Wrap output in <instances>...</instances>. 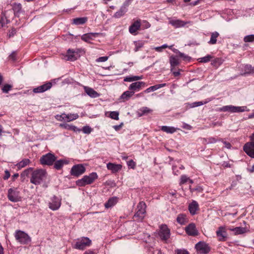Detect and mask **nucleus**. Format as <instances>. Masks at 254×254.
Returning a JSON list of instances; mask_svg holds the SVG:
<instances>
[{
    "instance_id": "obj_1",
    "label": "nucleus",
    "mask_w": 254,
    "mask_h": 254,
    "mask_svg": "<svg viewBox=\"0 0 254 254\" xmlns=\"http://www.w3.org/2000/svg\"><path fill=\"white\" fill-rule=\"evenodd\" d=\"M47 176V173L45 170L37 169L33 171L30 182L35 185H39L46 180Z\"/></svg>"
},
{
    "instance_id": "obj_2",
    "label": "nucleus",
    "mask_w": 254,
    "mask_h": 254,
    "mask_svg": "<svg viewBox=\"0 0 254 254\" xmlns=\"http://www.w3.org/2000/svg\"><path fill=\"white\" fill-rule=\"evenodd\" d=\"M98 178L96 173L92 172L88 175L84 176L81 179L76 182V184L79 187H84L92 184Z\"/></svg>"
},
{
    "instance_id": "obj_3",
    "label": "nucleus",
    "mask_w": 254,
    "mask_h": 254,
    "mask_svg": "<svg viewBox=\"0 0 254 254\" xmlns=\"http://www.w3.org/2000/svg\"><path fill=\"white\" fill-rule=\"evenodd\" d=\"M219 112H228L230 113L249 112L250 109L247 106H234L233 105L224 106L217 110Z\"/></svg>"
},
{
    "instance_id": "obj_4",
    "label": "nucleus",
    "mask_w": 254,
    "mask_h": 254,
    "mask_svg": "<svg viewBox=\"0 0 254 254\" xmlns=\"http://www.w3.org/2000/svg\"><path fill=\"white\" fill-rule=\"evenodd\" d=\"M14 237L17 242L22 245H27L31 241L28 234L21 230H16L14 233Z\"/></svg>"
},
{
    "instance_id": "obj_5",
    "label": "nucleus",
    "mask_w": 254,
    "mask_h": 254,
    "mask_svg": "<svg viewBox=\"0 0 254 254\" xmlns=\"http://www.w3.org/2000/svg\"><path fill=\"white\" fill-rule=\"evenodd\" d=\"M91 244V241L87 237H82L78 239L75 244L74 246V248L83 250L86 247H89Z\"/></svg>"
},
{
    "instance_id": "obj_6",
    "label": "nucleus",
    "mask_w": 254,
    "mask_h": 254,
    "mask_svg": "<svg viewBox=\"0 0 254 254\" xmlns=\"http://www.w3.org/2000/svg\"><path fill=\"white\" fill-rule=\"evenodd\" d=\"M57 157L52 153H48L43 155L40 159V163L43 165L51 166L55 162Z\"/></svg>"
},
{
    "instance_id": "obj_7",
    "label": "nucleus",
    "mask_w": 254,
    "mask_h": 254,
    "mask_svg": "<svg viewBox=\"0 0 254 254\" xmlns=\"http://www.w3.org/2000/svg\"><path fill=\"white\" fill-rule=\"evenodd\" d=\"M146 204L143 201H140L137 206V212L134 215L138 221H142L146 213Z\"/></svg>"
},
{
    "instance_id": "obj_8",
    "label": "nucleus",
    "mask_w": 254,
    "mask_h": 254,
    "mask_svg": "<svg viewBox=\"0 0 254 254\" xmlns=\"http://www.w3.org/2000/svg\"><path fill=\"white\" fill-rule=\"evenodd\" d=\"M61 205V198L54 195L50 198L49 202V207L50 209L55 211L58 210Z\"/></svg>"
},
{
    "instance_id": "obj_9",
    "label": "nucleus",
    "mask_w": 254,
    "mask_h": 254,
    "mask_svg": "<svg viewBox=\"0 0 254 254\" xmlns=\"http://www.w3.org/2000/svg\"><path fill=\"white\" fill-rule=\"evenodd\" d=\"M85 167L82 164L74 165L70 170V174L73 176L78 177L85 172Z\"/></svg>"
},
{
    "instance_id": "obj_10",
    "label": "nucleus",
    "mask_w": 254,
    "mask_h": 254,
    "mask_svg": "<svg viewBox=\"0 0 254 254\" xmlns=\"http://www.w3.org/2000/svg\"><path fill=\"white\" fill-rule=\"evenodd\" d=\"M197 252L200 254H207L210 251L208 245L204 242L197 243L195 246Z\"/></svg>"
},
{
    "instance_id": "obj_11",
    "label": "nucleus",
    "mask_w": 254,
    "mask_h": 254,
    "mask_svg": "<svg viewBox=\"0 0 254 254\" xmlns=\"http://www.w3.org/2000/svg\"><path fill=\"white\" fill-rule=\"evenodd\" d=\"M7 197L8 199L12 202H17L21 199L19 192L16 189H9L8 190Z\"/></svg>"
},
{
    "instance_id": "obj_12",
    "label": "nucleus",
    "mask_w": 254,
    "mask_h": 254,
    "mask_svg": "<svg viewBox=\"0 0 254 254\" xmlns=\"http://www.w3.org/2000/svg\"><path fill=\"white\" fill-rule=\"evenodd\" d=\"M168 19H169V23L175 28L184 27L187 24L191 23L190 21H185L181 19H173L171 18H168Z\"/></svg>"
},
{
    "instance_id": "obj_13",
    "label": "nucleus",
    "mask_w": 254,
    "mask_h": 254,
    "mask_svg": "<svg viewBox=\"0 0 254 254\" xmlns=\"http://www.w3.org/2000/svg\"><path fill=\"white\" fill-rule=\"evenodd\" d=\"M80 51L79 49L75 50L68 49L65 56L66 58V60L70 61H75L80 57Z\"/></svg>"
},
{
    "instance_id": "obj_14",
    "label": "nucleus",
    "mask_w": 254,
    "mask_h": 254,
    "mask_svg": "<svg viewBox=\"0 0 254 254\" xmlns=\"http://www.w3.org/2000/svg\"><path fill=\"white\" fill-rule=\"evenodd\" d=\"M216 234L219 241H226L227 237L226 227L224 226L219 227L216 232Z\"/></svg>"
},
{
    "instance_id": "obj_15",
    "label": "nucleus",
    "mask_w": 254,
    "mask_h": 254,
    "mask_svg": "<svg viewBox=\"0 0 254 254\" xmlns=\"http://www.w3.org/2000/svg\"><path fill=\"white\" fill-rule=\"evenodd\" d=\"M243 150L248 156L254 158V142L246 143L243 146Z\"/></svg>"
},
{
    "instance_id": "obj_16",
    "label": "nucleus",
    "mask_w": 254,
    "mask_h": 254,
    "mask_svg": "<svg viewBox=\"0 0 254 254\" xmlns=\"http://www.w3.org/2000/svg\"><path fill=\"white\" fill-rule=\"evenodd\" d=\"M159 236L164 240H167L170 238V231L166 225H162L160 227Z\"/></svg>"
},
{
    "instance_id": "obj_17",
    "label": "nucleus",
    "mask_w": 254,
    "mask_h": 254,
    "mask_svg": "<svg viewBox=\"0 0 254 254\" xmlns=\"http://www.w3.org/2000/svg\"><path fill=\"white\" fill-rule=\"evenodd\" d=\"M146 86V84L143 81H136L132 83L128 87V89L131 91L135 92L139 91L141 89L142 87H144Z\"/></svg>"
},
{
    "instance_id": "obj_18",
    "label": "nucleus",
    "mask_w": 254,
    "mask_h": 254,
    "mask_svg": "<svg viewBox=\"0 0 254 254\" xmlns=\"http://www.w3.org/2000/svg\"><path fill=\"white\" fill-rule=\"evenodd\" d=\"M185 231L187 234L189 236H197L198 234V232L194 223H190L185 228Z\"/></svg>"
},
{
    "instance_id": "obj_19",
    "label": "nucleus",
    "mask_w": 254,
    "mask_h": 254,
    "mask_svg": "<svg viewBox=\"0 0 254 254\" xmlns=\"http://www.w3.org/2000/svg\"><path fill=\"white\" fill-rule=\"evenodd\" d=\"M52 83L51 82H47L42 85L39 86L37 87L34 88L33 92L35 93H39L44 92L49 89L52 87Z\"/></svg>"
},
{
    "instance_id": "obj_20",
    "label": "nucleus",
    "mask_w": 254,
    "mask_h": 254,
    "mask_svg": "<svg viewBox=\"0 0 254 254\" xmlns=\"http://www.w3.org/2000/svg\"><path fill=\"white\" fill-rule=\"evenodd\" d=\"M141 27L140 21L136 20L133 22L129 27V32L133 35H136V32Z\"/></svg>"
},
{
    "instance_id": "obj_21",
    "label": "nucleus",
    "mask_w": 254,
    "mask_h": 254,
    "mask_svg": "<svg viewBox=\"0 0 254 254\" xmlns=\"http://www.w3.org/2000/svg\"><path fill=\"white\" fill-rule=\"evenodd\" d=\"M188 208L190 213L194 215L199 209L198 203L195 200H192V202L189 204Z\"/></svg>"
},
{
    "instance_id": "obj_22",
    "label": "nucleus",
    "mask_w": 254,
    "mask_h": 254,
    "mask_svg": "<svg viewBox=\"0 0 254 254\" xmlns=\"http://www.w3.org/2000/svg\"><path fill=\"white\" fill-rule=\"evenodd\" d=\"M107 168L108 170H111L113 173H116L121 170L122 166L120 164L109 163L107 164Z\"/></svg>"
},
{
    "instance_id": "obj_23",
    "label": "nucleus",
    "mask_w": 254,
    "mask_h": 254,
    "mask_svg": "<svg viewBox=\"0 0 254 254\" xmlns=\"http://www.w3.org/2000/svg\"><path fill=\"white\" fill-rule=\"evenodd\" d=\"M98 35L97 33H89L83 34L81 36V39L86 42H90L91 41L93 40L97 35Z\"/></svg>"
},
{
    "instance_id": "obj_24",
    "label": "nucleus",
    "mask_w": 254,
    "mask_h": 254,
    "mask_svg": "<svg viewBox=\"0 0 254 254\" xmlns=\"http://www.w3.org/2000/svg\"><path fill=\"white\" fill-rule=\"evenodd\" d=\"M169 62L171 65V71H173L174 68L180 64L178 58L174 56H171L169 58Z\"/></svg>"
},
{
    "instance_id": "obj_25",
    "label": "nucleus",
    "mask_w": 254,
    "mask_h": 254,
    "mask_svg": "<svg viewBox=\"0 0 254 254\" xmlns=\"http://www.w3.org/2000/svg\"><path fill=\"white\" fill-rule=\"evenodd\" d=\"M84 89L86 94L92 98H96L99 96V94L90 87L84 86Z\"/></svg>"
},
{
    "instance_id": "obj_26",
    "label": "nucleus",
    "mask_w": 254,
    "mask_h": 254,
    "mask_svg": "<svg viewBox=\"0 0 254 254\" xmlns=\"http://www.w3.org/2000/svg\"><path fill=\"white\" fill-rule=\"evenodd\" d=\"M127 10V6L126 5H123L121 7L120 9L114 14L113 16L116 18H119L124 16Z\"/></svg>"
},
{
    "instance_id": "obj_27",
    "label": "nucleus",
    "mask_w": 254,
    "mask_h": 254,
    "mask_svg": "<svg viewBox=\"0 0 254 254\" xmlns=\"http://www.w3.org/2000/svg\"><path fill=\"white\" fill-rule=\"evenodd\" d=\"M63 128H64L67 130H72L74 132L78 131L79 132L80 131V129H78L76 127L72 125H69L66 123L64 124H61L59 126Z\"/></svg>"
},
{
    "instance_id": "obj_28",
    "label": "nucleus",
    "mask_w": 254,
    "mask_h": 254,
    "mask_svg": "<svg viewBox=\"0 0 254 254\" xmlns=\"http://www.w3.org/2000/svg\"><path fill=\"white\" fill-rule=\"evenodd\" d=\"M133 95L134 92L129 90L124 92L120 96V99L122 101H127Z\"/></svg>"
},
{
    "instance_id": "obj_29",
    "label": "nucleus",
    "mask_w": 254,
    "mask_h": 254,
    "mask_svg": "<svg viewBox=\"0 0 254 254\" xmlns=\"http://www.w3.org/2000/svg\"><path fill=\"white\" fill-rule=\"evenodd\" d=\"M64 121H66V122H71V121H74L75 120H76L79 117V116L78 115V114L77 113H75V114H66L65 113H64Z\"/></svg>"
},
{
    "instance_id": "obj_30",
    "label": "nucleus",
    "mask_w": 254,
    "mask_h": 254,
    "mask_svg": "<svg viewBox=\"0 0 254 254\" xmlns=\"http://www.w3.org/2000/svg\"><path fill=\"white\" fill-rule=\"evenodd\" d=\"M166 85V83H162L159 84L155 85L149 87L147 88L146 90L144 91L143 92L145 93H149L151 91H154L157 90V89L164 87Z\"/></svg>"
},
{
    "instance_id": "obj_31",
    "label": "nucleus",
    "mask_w": 254,
    "mask_h": 254,
    "mask_svg": "<svg viewBox=\"0 0 254 254\" xmlns=\"http://www.w3.org/2000/svg\"><path fill=\"white\" fill-rule=\"evenodd\" d=\"M228 230L233 232L235 234L239 235L244 234L246 232V228L241 227H237L235 228H228Z\"/></svg>"
},
{
    "instance_id": "obj_32",
    "label": "nucleus",
    "mask_w": 254,
    "mask_h": 254,
    "mask_svg": "<svg viewBox=\"0 0 254 254\" xmlns=\"http://www.w3.org/2000/svg\"><path fill=\"white\" fill-rule=\"evenodd\" d=\"M87 21V18L86 17H78L72 19V24L76 25H82Z\"/></svg>"
},
{
    "instance_id": "obj_33",
    "label": "nucleus",
    "mask_w": 254,
    "mask_h": 254,
    "mask_svg": "<svg viewBox=\"0 0 254 254\" xmlns=\"http://www.w3.org/2000/svg\"><path fill=\"white\" fill-rule=\"evenodd\" d=\"M68 161L66 160L61 159L59 160L55 161L54 164V168L57 170L61 169L64 164H67Z\"/></svg>"
},
{
    "instance_id": "obj_34",
    "label": "nucleus",
    "mask_w": 254,
    "mask_h": 254,
    "mask_svg": "<svg viewBox=\"0 0 254 254\" xmlns=\"http://www.w3.org/2000/svg\"><path fill=\"white\" fill-rule=\"evenodd\" d=\"M177 221L181 225H184L188 222V218L186 215L180 214L177 217Z\"/></svg>"
},
{
    "instance_id": "obj_35",
    "label": "nucleus",
    "mask_w": 254,
    "mask_h": 254,
    "mask_svg": "<svg viewBox=\"0 0 254 254\" xmlns=\"http://www.w3.org/2000/svg\"><path fill=\"white\" fill-rule=\"evenodd\" d=\"M118 202V198L116 197H113L110 198L105 204V206L107 208H110L115 205Z\"/></svg>"
},
{
    "instance_id": "obj_36",
    "label": "nucleus",
    "mask_w": 254,
    "mask_h": 254,
    "mask_svg": "<svg viewBox=\"0 0 254 254\" xmlns=\"http://www.w3.org/2000/svg\"><path fill=\"white\" fill-rule=\"evenodd\" d=\"M152 112V110L150 109V108L147 107H143L139 110L138 115L140 117L150 113Z\"/></svg>"
},
{
    "instance_id": "obj_37",
    "label": "nucleus",
    "mask_w": 254,
    "mask_h": 254,
    "mask_svg": "<svg viewBox=\"0 0 254 254\" xmlns=\"http://www.w3.org/2000/svg\"><path fill=\"white\" fill-rule=\"evenodd\" d=\"M143 78L142 76H127L124 78V81L125 82H133L137 81Z\"/></svg>"
},
{
    "instance_id": "obj_38",
    "label": "nucleus",
    "mask_w": 254,
    "mask_h": 254,
    "mask_svg": "<svg viewBox=\"0 0 254 254\" xmlns=\"http://www.w3.org/2000/svg\"><path fill=\"white\" fill-rule=\"evenodd\" d=\"M244 71L242 75H248L254 72V68L250 64H246L244 66Z\"/></svg>"
},
{
    "instance_id": "obj_39",
    "label": "nucleus",
    "mask_w": 254,
    "mask_h": 254,
    "mask_svg": "<svg viewBox=\"0 0 254 254\" xmlns=\"http://www.w3.org/2000/svg\"><path fill=\"white\" fill-rule=\"evenodd\" d=\"M219 34L217 32H214L211 33V37L208 43L211 45L215 44L217 42V38L219 36Z\"/></svg>"
},
{
    "instance_id": "obj_40",
    "label": "nucleus",
    "mask_w": 254,
    "mask_h": 254,
    "mask_svg": "<svg viewBox=\"0 0 254 254\" xmlns=\"http://www.w3.org/2000/svg\"><path fill=\"white\" fill-rule=\"evenodd\" d=\"M161 130L168 133H173L176 131L177 128L173 127L162 126Z\"/></svg>"
},
{
    "instance_id": "obj_41",
    "label": "nucleus",
    "mask_w": 254,
    "mask_h": 254,
    "mask_svg": "<svg viewBox=\"0 0 254 254\" xmlns=\"http://www.w3.org/2000/svg\"><path fill=\"white\" fill-rule=\"evenodd\" d=\"M30 162L29 159H24L16 164L18 169H20L28 165Z\"/></svg>"
},
{
    "instance_id": "obj_42",
    "label": "nucleus",
    "mask_w": 254,
    "mask_h": 254,
    "mask_svg": "<svg viewBox=\"0 0 254 254\" xmlns=\"http://www.w3.org/2000/svg\"><path fill=\"white\" fill-rule=\"evenodd\" d=\"M203 142L206 144L215 143L217 141H219V139H217L214 137H209L206 138H203Z\"/></svg>"
},
{
    "instance_id": "obj_43",
    "label": "nucleus",
    "mask_w": 254,
    "mask_h": 254,
    "mask_svg": "<svg viewBox=\"0 0 254 254\" xmlns=\"http://www.w3.org/2000/svg\"><path fill=\"white\" fill-rule=\"evenodd\" d=\"M209 101H210V100L206 99L204 101L195 102L192 103L191 104L190 107L194 108V107H198V106L203 105L204 104H205L207 103L208 102H209Z\"/></svg>"
},
{
    "instance_id": "obj_44",
    "label": "nucleus",
    "mask_w": 254,
    "mask_h": 254,
    "mask_svg": "<svg viewBox=\"0 0 254 254\" xmlns=\"http://www.w3.org/2000/svg\"><path fill=\"white\" fill-rule=\"evenodd\" d=\"M134 44L135 45V48L134 50L135 52H137L139 50V49H140L143 46L144 44V42L141 41H135L134 42Z\"/></svg>"
},
{
    "instance_id": "obj_45",
    "label": "nucleus",
    "mask_w": 254,
    "mask_h": 254,
    "mask_svg": "<svg viewBox=\"0 0 254 254\" xmlns=\"http://www.w3.org/2000/svg\"><path fill=\"white\" fill-rule=\"evenodd\" d=\"M212 58V56L208 55L204 57L199 58L198 59V61L200 63H206L209 62Z\"/></svg>"
},
{
    "instance_id": "obj_46",
    "label": "nucleus",
    "mask_w": 254,
    "mask_h": 254,
    "mask_svg": "<svg viewBox=\"0 0 254 254\" xmlns=\"http://www.w3.org/2000/svg\"><path fill=\"white\" fill-rule=\"evenodd\" d=\"M9 22V20H8L5 15V13H3L1 15V19L0 20V25L2 27L5 24Z\"/></svg>"
},
{
    "instance_id": "obj_47",
    "label": "nucleus",
    "mask_w": 254,
    "mask_h": 254,
    "mask_svg": "<svg viewBox=\"0 0 254 254\" xmlns=\"http://www.w3.org/2000/svg\"><path fill=\"white\" fill-rule=\"evenodd\" d=\"M109 117L111 118L112 119L115 120H119V113L117 111H112L109 112Z\"/></svg>"
},
{
    "instance_id": "obj_48",
    "label": "nucleus",
    "mask_w": 254,
    "mask_h": 254,
    "mask_svg": "<svg viewBox=\"0 0 254 254\" xmlns=\"http://www.w3.org/2000/svg\"><path fill=\"white\" fill-rule=\"evenodd\" d=\"M244 41L245 42H252L254 41V35H249L246 36L244 38Z\"/></svg>"
},
{
    "instance_id": "obj_49",
    "label": "nucleus",
    "mask_w": 254,
    "mask_h": 254,
    "mask_svg": "<svg viewBox=\"0 0 254 254\" xmlns=\"http://www.w3.org/2000/svg\"><path fill=\"white\" fill-rule=\"evenodd\" d=\"M190 180V178L187 176L184 175L181 176L180 182V185H182L185 183L188 182Z\"/></svg>"
},
{
    "instance_id": "obj_50",
    "label": "nucleus",
    "mask_w": 254,
    "mask_h": 254,
    "mask_svg": "<svg viewBox=\"0 0 254 254\" xmlns=\"http://www.w3.org/2000/svg\"><path fill=\"white\" fill-rule=\"evenodd\" d=\"M140 24L143 29L149 28L151 26V24L146 20H143L140 22Z\"/></svg>"
},
{
    "instance_id": "obj_51",
    "label": "nucleus",
    "mask_w": 254,
    "mask_h": 254,
    "mask_svg": "<svg viewBox=\"0 0 254 254\" xmlns=\"http://www.w3.org/2000/svg\"><path fill=\"white\" fill-rule=\"evenodd\" d=\"M179 56L180 57L182 58L184 61L186 62H190L191 60V57L181 52Z\"/></svg>"
},
{
    "instance_id": "obj_52",
    "label": "nucleus",
    "mask_w": 254,
    "mask_h": 254,
    "mask_svg": "<svg viewBox=\"0 0 254 254\" xmlns=\"http://www.w3.org/2000/svg\"><path fill=\"white\" fill-rule=\"evenodd\" d=\"M12 88V86L9 84H5L2 88V91L3 93H8Z\"/></svg>"
},
{
    "instance_id": "obj_53",
    "label": "nucleus",
    "mask_w": 254,
    "mask_h": 254,
    "mask_svg": "<svg viewBox=\"0 0 254 254\" xmlns=\"http://www.w3.org/2000/svg\"><path fill=\"white\" fill-rule=\"evenodd\" d=\"M82 130L85 134H89L92 131V128L87 126L83 127Z\"/></svg>"
},
{
    "instance_id": "obj_54",
    "label": "nucleus",
    "mask_w": 254,
    "mask_h": 254,
    "mask_svg": "<svg viewBox=\"0 0 254 254\" xmlns=\"http://www.w3.org/2000/svg\"><path fill=\"white\" fill-rule=\"evenodd\" d=\"M219 141H220L223 143V144L225 145V148L229 149L231 148L232 146H231V144H230V143L225 141L221 138H219Z\"/></svg>"
},
{
    "instance_id": "obj_55",
    "label": "nucleus",
    "mask_w": 254,
    "mask_h": 254,
    "mask_svg": "<svg viewBox=\"0 0 254 254\" xmlns=\"http://www.w3.org/2000/svg\"><path fill=\"white\" fill-rule=\"evenodd\" d=\"M176 254H189V253L184 249H177L175 251Z\"/></svg>"
},
{
    "instance_id": "obj_56",
    "label": "nucleus",
    "mask_w": 254,
    "mask_h": 254,
    "mask_svg": "<svg viewBox=\"0 0 254 254\" xmlns=\"http://www.w3.org/2000/svg\"><path fill=\"white\" fill-rule=\"evenodd\" d=\"M108 59V57L104 56L101 57L96 60V62L97 63L99 62H105L107 61Z\"/></svg>"
},
{
    "instance_id": "obj_57",
    "label": "nucleus",
    "mask_w": 254,
    "mask_h": 254,
    "mask_svg": "<svg viewBox=\"0 0 254 254\" xmlns=\"http://www.w3.org/2000/svg\"><path fill=\"white\" fill-rule=\"evenodd\" d=\"M33 170V168H29L25 170L21 174L22 176H27L30 172Z\"/></svg>"
},
{
    "instance_id": "obj_58",
    "label": "nucleus",
    "mask_w": 254,
    "mask_h": 254,
    "mask_svg": "<svg viewBox=\"0 0 254 254\" xmlns=\"http://www.w3.org/2000/svg\"><path fill=\"white\" fill-rule=\"evenodd\" d=\"M128 167H130L132 169H134L136 166V163L132 160H130L128 161L127 163Z\"/></svg>"
},
{
    "instance_id": "obj_59",
    "label": "nucleus",
    "mask_w": 254,
    "mask_h": 254,
    "mask_svg": "<svg viewBox=\"0 0 254 254\" xmlns=\"http://www.w3.org/2000/svg\"><path fill=\"white\" fill-rule=\"evenodd\" d=\"M64 113L62 115H57L55 116V118L57 120L59 121H64Z\"/></svg>"
},
{
    "instance_id": "obj_60",
    "label": "nucleus",
    "mask_w": 254,
    "mask_h": 254,
    "mask_svg": "<svg viewBox=\"0 0 254 254\" xmlns=\"http://www.w3.org/2000/svg\"><path fill=\"white\" fill-rule=\"evenodd\" d=\"M10 174L8 170H5L4 171V176L3 177V179L4 180H7L10 177Z\"/></svg>"
},
{
    "instance_id": "obj_61",
    "label": "nucleus",
    "mask_w": 254,
    "mask_h": 254,
    "mask_svg": "<svg viewBox=\"0 0 254 254\" xmlns=\"http://www.w3.org/2000/svg\"><path fill=\"white\" fill-rule=\"evenodd\" d=\"M16 33V31L15 29L12 28L10 31H9L8 33V36L9 37H13Z\"/></svg>"
},
{
    "instance_id": "obj_62",
    "label": "nucleus",
    "mask_w": 254,
    "mask_h": 254,
    "mask_svg": "<svg viewBox=\"0 0 254 254\" xmlns=\"http://www.w3.org/2000/svg\"><path fill=\"white\" fill-rule=\"evenodd\" d=\"M123 126V123H122L119 125L114 126L113 127L115 129V130L118 131L121 129V128Z\"/></svg>"
},
{
    "instance_id": "obj_63",
    "label": "nucleus",
    "mask_w": 254,
    "mask_h": 254,
    "mask_svg": "<svg viewBox=\"0 0 254 254\" xmlns=\"http://www.w3.org/2000/svg\"><path fill=\"white\" fill-rule=\"evenodd\" d=\"M9 58L11 59L13 61L16 60V53L15 52H12L9 56Z\"/></svg>"
},
{
    "instance_id": "obj_64",
    "label": "nucleus",
    "mask_w": 254,
    "mask_h": 254,
    "mask_svg": "<svg viewBox=\"0 0 254 254\" xmlns=\"http://www.w3.org/2000/svg\"><path fill=\"white\" fill-rule=\"evenodd\" d=\"M183 127L184 128L189 129V130H190L192 128V127L190 125L187 124H184Z\"/></svg>"
}]
</instances>
